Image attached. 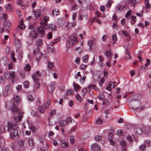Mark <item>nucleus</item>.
Listing matches in <instances>:
<instances>
[{
  "mask_svg": "<svg viewBox=\"0 0 151 151\" xmlns=\"http://www.w3.org/2000/svg\"><path fill=\"white\" fill-rule=\"evenodd\" d=\"M18 128V125L17 124L15 123L12 124L9 122L5 126L1 127L0 130L2 132H5L8 131L10 133L11 137L13 138L15 137L18 134L17 130Z\"/></svg>",
  "mask_w": 151,
  "mask_h": 151,
  "instance_id": "f257e3e1",
  "label": "nucleus"
},
{
  "mask_svg": "<svg viewBox=\"0 0 151 151\" xmlns=\"http://www.w3.org/2000/svg\"><path fill=\"white\" fill-rule=\"evenodd\" d=\"M78 42V40L76 37L73 35L70 36L68 40V43L69 45H76Z\"/></svg>",
  "mask_w": 151,
  "mask_h": 151,
  "instance_id": "f03ea898",
  "label": "nucleus"
},
{
  "mask_svg": "<svg viewBox=\"0 0 151 151\" xmlns=\"http://www.w3.org/2000/svg\"><path fill=\"white\" fill-rule=\"evenodd\" d=\"M44 10L41 7H39V9H37L36 11H34V13L35 17L37 18H39L41 15L44 13Z\"/></svg>",
  "mask_w": 151,
  "mask_h": 151,
  "instance_id": "7ed1b4c3",
  "label": "nucleus"
},
{
  "mask_svg": "<svg viewBox=\"0 0 151 151\" xmlns=\"http://www.w3.org/2000/svg\"><path fill=\"white\" fill-rule=\"evenodd\" d=\"M56 84L55 82H52L50 83L47 87V89L49 92L52 93L55 89V86Z\"/></svg>",
  "mask_w": 151,
  "mask_h": 151,
  "instance_id": "20e7f679",
  "label": "nucleus"
},
{
  "mask_svg": "<svg viewBox=\"0 0 151 151\" xmlns=\"http://www.w3.org/2000/svg\"><path fill=\"white\" fill-rule=\"evenodd\" d=\"M92 151H100L101 148L97 144L94 143L91 146Z\"/></svg>",
  "mask_w": 151,
  "mask_h": 151,
  "instance_id": "39448f33",
  "label": "nucleus"
},
{
  "mask_svg": "<svg viewBox=\"0 0 151 151\" xmlns=\"http://www.w3.org/2000/svg\"><path fill=\"white\" fill-rule=\"evenodd\" d=\"M11 110L12 111L14 112L16 111L17 113H19L20 112V110L17 109L15 104H14V102L13 101L12 102L11 105Z\"/></svg>",
  "mask_w": 151,
  "mask_h": 151,
  "instance_id": "423d86ee",
  "label": "nucleus"
},
{
  "mask_svg": "<svg viewBox=\"0 0 151 151\" xmlns=\"http://www.w3.org/2000/svg\"><path fill=\"white\" fill-rule=\"evenodd\" d=\"M37 31L38 34L40 35H45L44 30L42 26H40L37 27Z\"/></svg>",
  "mask_w": 151,
  "mask_h": 151,
  "instance_id": "0eeeda50",
  "label": "nucleus"
},
{
  "mask_svg": "<svg viewBox=\"0 0 151 151\" xmlns=\"http://www.w3.org/2000/svg\"><path fill=\"white\" fill-rule=\"evenodd\" d=\"M61 146L62 148H66L68 147V143L64 139L61 140Z\"/></svg>",
  "mask_w": 151,
  "mask_h": 151,
  "instance_id": "6e6552de",
  "label": "nucleus"
},
{
  "mask_svg": "<svg viewBox=\"0 0 151 151\" xmlns=\"http://www.w3.org/2000/svg\"><path fill=\"white\" fill-rule=\"evenodd\" d=\"M9 77L11 78L12 79V83H14L15 81L16 78L15 75L14 74V72L12 71H11L10 72Z\"/></svg>",
  "mask_w": 151,
  "mask_h": 151,
  "instance_id": "1a4fd4ad",
  "label": "nucleus"
},
{
  "mask_svg": "<svg viewBox=\"0 0 151 151\" xmlns=\"http://www.w3.org/2000/svg\"><path fill=\"white\" fill-rule=\"evenodd\" d=\"M36 45L37 46H41L43 45V42L41 39H38L35 42Z\"/></svg>",
  "mask_w": 151,
  "mask_h": 151,
  "instance_id": "9d476101",
  "label": "nucleus"
},
{
  "mask_svg": "<svg viewBox=\"0 0 151 151\" xmlns=\"http://www.w3.org/2000/svg\"><path fill=\"white\" fill-rule=\"evenodd\" d=\"M37 33L34 30H32L29 32V36L34 38H37Z\"/></svg>",
  "mask_w": 151,
  "mask_h": 151,
  "instance_id": "9b49d317",
  "label": "nucleus"
},
{
  "mask_svg": "<svg viewBox=\"0 0 151 151\" xmlns=\"http://www.w3.org/2000/svg\"><path fill=\"white\" fill-rule=\"evenodd\" d=\"M15 45L18 48H19L21 46V42L19 39H16L15 40Z\"/></svg>",
  "mask_w": 151,
  "mask_h": 151,
  "instance_id": "f8f14e48",
  "label": "nucleus"
},
{
  "mask_svg": "<svg viewBox=\"0 0 151 151\" xmlns=\"http://www.w3.org/2000/svg\"><path fill=\"white\" fill-rule=\"evenodd\" d=\"M51 101L50 100L46 101L44 105V108L45 109H47L49 106L50 104Z\"/></svg>",
  "mask_w": 151,
  "mask_h": 151,
  "instance_id": "ddd939ff",
  "label": "nucleus"
},
{
  "mask_svg": "<svg viewBox=\"0 0 151 151\" xmlns=\"http://www.w3.org/2000/svg\"><path fill=\"white\" fill-rule=\"evenodd\" d=\"M47 27L52 31H55L56 29V27L54 24H50L47 26Z\"/></svg>",
  "mask_w": 151,
  "mask_h": 151,
  "instance_id": "4468645a",
  "label": "nucleus"
},
{
  "mask_svg": "<svg viewBox=\"0 0 151 151\" xmlns=\"http://www.w3.org/2000/svg\"><path fill=\"white\" fill-rule=\"evenodd\" d=\"M11 22L8 21H5L4 23V25L6 29L9 28L11 26Z\"/></svg>",
  "mask_w": 151,
  "mask_h": 151,
  "instance_id": "2eb2a0df",
  "label": "nucleus"
},
{
  "mask_svg": "<svg viewBox=\"0 0 151 151\" xmlns=\"http://www.w3.org/2000/svg\"><path fill=\"white\" fill-rule=\"evenodd\" d=\"M6 60L2 58L0 59V64L4 66L6 65Z\"/></svg>",
  "mask_w": 151,
  "mask_h": 151,
  "instance_id": "dca6fc26",
  "label": "nucleus"
},
{
  "mask_svg": "<svg viewBox=\"0 0 151 151\" xmlns=\"http://www.w3.org/2000/svg\"><path fill=\"white\" fill-rule=\"evenodd\" d=\"M135 133L137 135L140 134L142 133V131L139 128H136L134 129Z\"/></svg>",
  "mask_w": 151,
  "mask_h": 151,
  "instance_id": "f3484780",
  "label": "nucleus"
},
{
  "mask_svg": "<svg viewBox=\"0 0 151 151\" xmlns=\"http://www.w3.org/2000/svg\"><path fill=\"white\" fill-rule=\"evenodd\" d=\"M129 1L131 3L132 5L133 6V7L135 6V4H137L138 3H139L141 1L140 0L138 1H137L136 0H129Z\"/></svg>",
  "mask_w": 151,
  "mask_h": 151,
  "instance_id": "a211bd4d",
  "label": "nucleus"
},
{
  "mask_svg": "<svg viewBox=\"0 0 151 151\" xmlns=\"http://www.w3.org/2000/svg\"><path fill=\"white\" fill-rule=\"evenodd\" d=\"M24 69L25 71H29L31 69V66L29 64H27L24 67Z\"/></svg>",
  "mask_w": 151,
  "mask_h": 151,
  "instance_id": "6ab92c4d",
  "label": "nucleus"
},
{
  "mask_svg": "<svg viewBox=\"0 0 151 151\" xmlns=\"http://www.w3.org/2000/svg\"><path fill=\"white\" fill-rule=\"evenodd\" d=\"M74 90L76 91H78L80 88L79 86L74 82L73 83Z\"/></svg>",
  "mask_w": 151,
  "mask_h": 151,
  "instance_id": "aec40b11",
  "label": "nucleus"
},
{
  "mask_svg": "<svg viewBox=\"0 0 151 151\" xmlns=\"http://www.w3.org/2000/svg\"><path fill=\"white\" fill-rule=\"evenodd\" d=\"M32 78L34 81V83H37V82H39V79L38 77H37L35 75H34L32 76Z\"/></svg>",
  "mask_w": 151,
  "mask_h": 151,
  "instance_id": "412c9836",
  "label": "nucleus"
},
{
  "mask_svg": "<svg viewBox=\"0 0 151 151\" xmlns=\"http://www.w3.org/2000/svg\"><path fill=\"white\" fill-rule=\"evenodd\" d=\"M28 143L29 145L30 146H33L34 145L33 139L32 138H28Z\"/></svg>",
  "mask_w": 151,
  "mask_h": 151,
  "instance_id": "4be33fe9",
  "label": "nucleus"
},
{
  "mask_svg": "<svg viewBox=\"0 0 151 151\" xmlns=\"http://www.w3.org/2000/svg\"><path fill=\"white\" fill-rule=\"evenodd\" d=\"M116 10L117 11L121 12L122 11L123 9L122 5L120 4H118L116 6Z\"/></svg>",
  "mask_w": 151,
  "mask_h": 151,
  "instance_id": "5701e85b",
  "label": "nucleus"
},
{
  "mask_svg": "<svg viewBox=\"0 0 151 151\" xmlns=\"http://www.w3.org/2000/svg\"><path fill=\"white\" fill-rule=\"evenodd\" d=\"M13 98L14 100L17 103H19L20 101V97L17 96H14L13 97Z\"/></svg>",
  "mask_w": 151,
  "mask_h": 151,
  "instance_id": "b1692460",
  "label": "nucleus"
},
{
  "mask_svg": "<svg viewBox=\"0 0 151 151\" xmlns=\"http://www.w3.org/2000/svg\"><path fill=\"white\" fill-rule=\"evenodd\" d=\"M88 59V56L86 55L82 57V60L84 62L86 63L87 62Z\"/></svg>",
  "mask_w": 151,
  "mask_h": 151,
  "instance_id": "393cba45",
  "label": "nucleus"
},
{
  "mask_svg": "<svg viewBox=\"0 0 151 151\" xmlns=\"http://www.w3.org/2000/svg\"><path fill=\"white\" fill-rule=\"evenodd\" d=\"M126 55H125V58L126 59H129L131 58L130 53L129 52H127V51L126 48Z\"/></svg>",
  "mask_w": 151,
  "mask_h": 151,
  "instance_id": "a878e982",
  "label": "nucleus"
},
{
  "mask_svg": "<svg viewBox=\"0 0 151 151\" xmlns=\"http://www.w3.org/2000/svg\"><path fill=\"white\" fill-rule=\"evenodd\" d=\"M87 88L88 89H92L95 90L96 88V86L94 84H90L87 87Z\"/></svg>",
  "mask_w": 151,
  "mask_h": 151,
  "instance_id": "bb28decb",
  "label": "nucleus"
},
{
  "mask_svg": "<svg viewBox=\"0 0 151 151\" xmlns=\"http://www.w3.org/2000/svg\"><path fill=\"white\" fill-rule=\"evenodd\" d=\"M55 15L56 16H58L60 12L58 9H57V10H53L52 11V13L53 16H55Z\"/></svg>",
  "mask_w": 151,
  "mask_h": 151,
  "instance_id": "cd10ccee",
  "label": "nucleus"
},
{
  "mask_svg": "<svg viewBox=\"0 0 151 151\" xmlns=\"http://www.w3.org/2000/svg\"><path fill=\"white\" fill-rule=\"evenodd\" d=\"M112 136L113 135H111L110 137H109V138H108V139H109L111 145H114V142L112 140Z\"/></svg>",
  "mask_w": 151,
  "mask_h": 151,
  "instance_id": "c85d7f7f",
  "label": "nucleus"
},
{
  "mask_svg": "<svg viewBox=\"0 0 151 151\" xmlns=\"http://www.w3.org/2000/svg\"><path fill=\"white\" fill-rule=\"evenodd\" d=\"M72 119L70 117L67 118L66 120V122L67 125L68 124L69 122H71L72 121Z\"/></svg>",
  "mask_w": 151,
  "mask_h": 151,
  "instance_id": "c756f323",
  "label": "nucleus"
},
{
  "mask_svg": "<svg viewBox=\"0 0 151 151\" xmlns=\"http://www.w3.org/2000/svg\"><path fill=\"white\" fill-rule=\"evenodd\" d=\"M29 83L28 81H26L24 83V86L26 88H27L29 86Z\"/></svg>",
  "mask_w": 151,
  "mask_h": 151,
  "instance_id": "7c9ffc66",
  "label": "nucleus"
},
{
  "mask_svg": "<svg viewBox=\"0 0 151 151\" xmlns=\"http://www.w3.org/2000/svg\"><path fill=\"white\" fill-rule=\"evenodd\" d=\"M112 40L113 42H112V44H115L116 43L115 41L117 40V37L116 35H113L112 36Z\"/></svg>",
  "mask_w": 151,
  "mask_h": 151,
  "instance_id": "2f4dec72",
  "label": "nucleus"
},
{
  "mask_svg": "<svg viewBox=\"0 0 151 151\" xmlns=\"http://www.w3.org/2000/svg\"><path fill=\"white\" fill-rule=\"evenodd\" d=\"M88 44L89 46V48H90V47L93 45L94 43L92 40H88Z\"/></svg>",
  "mask_w": 151,
  "mask_h": 151,
  "instance_id": "473e14b6",
  "label": "nucleus"
},
{
  "mask_svg": "<svg viewBox=\"0 0 151 151\" xmlns=\"http://www.w3.org/2000/svg\"><path fill=\"white\" fill-rule=\"evenodd\" d=\"M103 122V120L101 118H99L96 121V123L98 125L101 124Z\"/></svg>",
  "mask_w": 151,
  "mask_h": 151,
  "instance_id": "72a5a7b5",
  "label": "nucleus"
},
{
  "mask_svg": "<svg viewBox=\"0 0 151 151\" xmlns=\"http://www.w3.org/2000/svg\"><path fill=\"white\" fill-rule=\"evenodd\" d=\"M38 111L41 114H43L44 112V109H43L42 106H40H40L38 108Z\"/></svg>",
  "mask_w": 151,
  "mask_h": 151,
  "instance_id": "f704fd0d",
  "label": "nucleus"
},
{
  "mask_svg": "<svg viewBox=\"0 0 151 151\" xmlns=\"http://www.w3.org/2000/svg\"><path fill=\"white\" fill-rule=\"evenodd\" d=\"M11 85L10 84L8 85L5 88V90L7 91L11 90Z\"/></svg>",
  "mask_w": 151,
  "mask_h": 151,
  "instance_id": "c9c22d12",
  "label": "nucleus"
},
{
  "mask_svg": "<svg viewBox=\"0 0 151 151\" xmlns=\"http://www.w3.org/2000/svg\"><path fill=\"white\" fill-rule=\"evenodd\" d=\"M111 50L110 49L109 50L106 51L105 52V55L107 57H109L111 55Z\"/></svg>",
  "mask_w": 151,
  "mask_h": 151,
  "instance_id": "e433bc0d",
  "label": "nucleus"
},
{
  "mask_svg": "<svg viewBox=\"0 0 151 151\" xmlns=\"http://www.w3.org/2000/svg\"><path fill=\"white\" fill-rule=\"evenodd\" d=\"M5 7L7 10H9L10 9H12L11 5L9 4H6L5 6Z\"/></svg>",
  "mask_w": 151,
  "mask_h": 151,
  "instance_id": "4c0bfd02",
  "label": "nucleus"
},
{
  "mask_svg": "<svg viewBox=\"0 0 151 151\" xmlns=\"http://www.w3.org/2000/svg\"><path fill=\"white\" fill-rule=\"evenodd\" d=\"M22 116L21 114H19L18 115L17 117H16L15 118V120L16 121H19L22 118Z\"/></svg>",
  "mask_w": 151,
  "mask_h": 151,
  "instance_id": "58836bf2",
  "label": "nucleus"
},
{
  "mask_svg": "<svg viewBox=\"0 0 151 151\" xmlns=\"http://www.w3.org/2000/svg\"><path fill=\"white\" fill-rule=\"evenodd\" d=\"M59 125L62 127H64L65 126V124L63 121H60L59 122Z\"/></svg>",
  "mask_w": 151,
  "mask_h": 151,
  "instance_id": "ea45409f",
  "label": "nucleus"
},
{
  "mask_svg": "<svg viewBox=\"0 0 151 151\" xmlns=\"http://www.w3.org/2000/svg\"><path fill=\"white\" fill-rule=\"evenodd\" d=\"M70 143L71 144H73L74 143L75 141V138L74 137L71 136L70 137Z\"/></svg>",
  "mask_w": 151,
  "mask_h": 151,
  "instance_id": "a19ab883",
  "label": "nucleus"
},
{
  "mask_svg": "<svg viewBox=\"0 0 151 151\" xmlns=\"http://www.w3.org/2000/svg\"><path fill=\"white\" fill-rule=\"evenodd\" d=\"M102 137L101 136L97 135L95 137V139L96 141H99L101 140V139Z\"/></svg>",
  "mask_w": 151,
  "mask_h": 151,
  "instance_id": "79ce46f5",
  "label": "nucleus"
},
{
  "mask_svg": "<svg viewBox=\"0 0 151 151\" xmlns=\"http://www.w3.org/2000/svg\"><path fill=\"white\" fill-rule=\"evenodd\" d=\"M78 6L76 4H74L72 7V9L73 10H75L78 8Z\"/></svg>",
  "mask_w": 151,
  "mask_h": 151,
  "instance_id": "37998d69",
  "label": "nucleus"
},
{
  "mask_svg": "<svg viewBox=\"0 0 151 151\" xmlns=\"http://www.w3.org/2000/svg\"><path fill=\"white\" fill-rule=\"evenodd\" d=\"M18 144L20 146H23L24 144V141L23 140H20L18 141Z\"/></svg>",
  "mask_w": 151,
  "mask_h": 151,
  "instance_id": "c03bdc74",
  "label": "nucleus"
},
{
  "mask_svg": "<svg viewBox=\"0 0 151 151\" xmlns=\"http://www.w3.org/2000/svg\"><path fill=\"white\" fill-rule=\"evenodd\" d=\"M122 32L123 35L125 37H127L129 36V34L128 32L126 31L123 30L122 31Z\"/></svg>",
  "mask_w": 151,
  "mask_h": 151,
  "instance_id": "a18cd8bd",
  "label": "nucleus"
},
{
  "mask_svg": "<svg viewBox=\"0 0 151 151\" xmlns=\"http://www.w3.org/2000/svg\"><path fill=\"white\" fill-rule=\"evenodd\" d=\"M105 81V79L103 77L100 80V81L99 82V85L101 86L102 84Z\"/></svg>",
  "mask_w": 151,
  "mask_h": 151,
  "instance_id": "49530a36",
  "label": "nucleus"
},
{
  "mask_svg": "<svg viewBox=\"0 0 151 151\" xmlns=\"http://www.w3.org/2000/svg\"><path fill=\"white\" fill-rule=\"evenodd\" d=\"M146 146L145 145H142L139 146V148L142 151H144Z\"/></svg>",
  "mask_w": 151,
  "mask_h": 151,
  "instance_id": "de8ad7c7",
  "label": "nucleus"
},
{
  "mask_svg": "<svg viewBox=\"0 0 151 151\" xmlns=\"http://www.w3.org/2000/svg\"><path fill=\"white\" fill-rule=\"evenodd\" d=\"M52 34L51 32H49L47 35V38L48 39H51L52 37Z\"/></svg>",
  "mask_w": 151,
  "mask_h": 151,
  "instance_id": "09e8293b",
  "label": "nucleus"
},
{
  "mask_svg": "<svg viewBox=\"0 0 151 151\" xmlns=\"http://www.w3.org/2000/svg\"><path fill=\"white\" fill-rule=\"evenodd\" d=\"M117 134L119 136H121L123 134L122 131L120 129L118 130L117 132Z\"/></svg>",
  "mask_w": 151,
  "mask_h": 151,
  "instance_id": "8fccbe9b",
  "label": "nucleus"
},
{
  "mask_svg": "<svg viewBox=\"0 0 151 151\" xmlns=\"http://www.w3.org/2000/svg\"><path fill=\"white\" fill-rule=\"evenodd\" d=\"M73 91L72 90L69 89L67 91V93L68 94L70 95L73 94Z\"/></svg>",
  "mask_w": 151,
  "mask_h": 151,
  "instance_id": "3c124183",
  "label": "nucleus"
},
{
  "mask_svg": "<svg viewBox=\"0 0 151 151\" xmlns=\"http://www.w3.org/2000/svg\"><path fill=\"white\" fill-rule=\"evenodd\" d=\"M28 99L29 100L31 101H33L34 100V99L31 95H29L28 96Z\"/></svg>",
  "mask_w": 151,
  "mask_h": 151,
  "instance_id": "603ef678",
  "label": "nucleus"
},
{
  "mask_svg": "<svg viewBox=\"0 0 151 151\" xmlns=\"http://www.w3.org/2000/svg\"><path fill=\"white\" fill-rule=\"evenodd\" d=\"M108 86L110 87L111 88H114L115 87L114 83L111 82H110L108 84Z\"/></svg>",
  "mask_w": 151,
  "mask_h": 151,
  "instance_id": "864d4df0",
  "label": "nucleus"
},
{
  "mask_svg": "<svg viewBox=\"0 0 151 151\" xmlns=\"http://www.w3.org/2000/svg\"><path fill=\"white\" fill-rule=\"evenodd\" d=\"M76 99L79 102L81 101V97L78 94H77L76 95Z\"/></svg>",
  "mask_w": 151,
  "mask_h": 151,
  "instance_id": "5fc2aeb1",
  "label": "nucleus"
},
{
  "mask_svg": "<svg viewBox=\"0 0 151 151\" xmlns=\"http://www.w3.org/2000/svg\"><path fill=\"white\" fill-rule=\"evenodd\" d=\"M44 20L45 22H47L49 20V17L48 16H44Z\"/></svg>",
  "mask_w": 151,
  "mask_h": 151,
  "instance_id": "6e6d98bb",
  "label": "nucleus"
},
{
  "mask_svg": "<svg viewBox=\"0 0 151 151\" xmlns=\"http://www.w3.org/2000/svg\"><path fill=\"white\" fill-rule=\"evenodd\" d=\"M87 67V65L84 64H81L80 65V68L82 70L85 69Z\"/></svg>",
  "mask_w": 151,
  "mask_h": 151,
  "instance_id": "4d7b16f0",
  "label": "nucleus"
},
{
  "mask_svg": "<svg viewBox=\"0 0 151 151\" xmlns=\"http://www.w3.org/2000/svg\"><path fill=\"white\" fill-rule=\"evenodd\" d=\"M47 65L48 67L51 68L53 66V64L52 62H49L48 63Z\"/></svg>",
  "mask_w": 151,
  "mask_h": 151,
  "instance_id": "13d9d810",
  "label": "nucleus"
},
{
  "mask_svg": "<svg viewBox=\"0 0 151 151\" xmlns=\"http://www.w3.org/2000/svg\"><path fill=\"white\" fill-rule=\"evenodd\" d=\"M18 27L19 28H20L21 29H24L25 28L24 25L22 24H20V25L18 26Z\"/></svg>",
  "mask_w": 151,
  "mask_h": 151,
  "instance_id": "bf43d9fd",
  "label": "nucleus"
},
{
  "mask_svg": "<svg viewBox=\"0 0 151 151\" xmlns=\"http://www.w3.org/2000/svg\"><path fill=\"white\" fill-rule=\"evenodd\" d=\"M111 1L109 0L108 1V2L106 4V6L107 7L109 8L111 6Z\"/></svg>",
  "mask_w": 151,
  "mask_h": 151,
  "instance_id": "052dcab7",
  "label": "nucleus"
},
{
  "mask_svg": "<svg viewBox=\"0 0 151 151\" xmlns=\"http://www.w3.org/2000/svg\"><path fill=\"white\" fill-rule=\"evenodd\" d=\"M131 15V11L130 10H129L127 12V13L125 15V17H127L130 16Z\"/></svg>",
  "mask_w": 151,
  "mask_h": 151,
  "instance_id": "680f3d73",
  "label": "nucleus"
},
{
  "mask_svg": "<svg viewBox=\"0 0 151 151\" xmlns=\"http://www.w3.org/2000/svg\"><path fill=\"white\" fill-rule=\"evenodd\" d=\"M93 20L94 21L97 22L99 24H101V21L96 18L94 17L93 19Z\"/></svg>",
  "mask_w": 151,
  "mask_h": 151,
  "instance_id": "e2e57ef3",
  "label": "nucleus"
},
{
  "mask_svg": "<svg viewBox=\"0 0 151 151\" xmlns=\"http://www.w3.org/2000/svg\"><path fill=\"white\" fill-rule=\"evenodd\" d=\"M17 4L20 6H21V7H22L23 6V1L22 0H19L17 2Z\"/></svg>",
  "mask_w": 151,
  "mask_h": 151,
  "instance_id": "0e129e2a",
  "label": "nucleus"
},
{
  "mask_svg": "<svg viewBox=\"0 0 151 151\" xmlns=\"http://www.w3.org/2000/svg\"><path fill=\"white\" fill-rule=\"evenodd\" d=\"M136 14L138 16L142 17L143 15V12L142 11H141L139 13H137Z\"/></svg>",
  "mask_w": 151,
  "mask_h": 151,
  "instance_id": "69168bd1",
  "label": "nucleus"
},
{
  "mask_svg": "<svg viewBox=\"0 0 151 151\" xmlns=\"http://www.w3.org/2000/svg\"><path fill=\"white\" fill-rule=\"evenodd\" d=\"M77 13L76 12H74L72 15V19L73 20L75 19L76 17Z\"/></svg>",
  "mask_w": 151,
  "mask_h": 151,
  "instance_id": "338daca9",
  "label": "nucleus"
},
{
  "mask_svg": "<svg viewBox=\"0 0 151 151\" xmlns=\"http://www.w3.org/2000/svg\"><path fill=\"white\" fill-rule=\"evenodd\" d=\"M31 114L33 116H37V112L35 111H32L31 112Z\"/></svg>",
  "mask_w": 151,
  "mask_h": 151,
  "instance_id": "774afa93",
  "label": "nucleus"
}]
</instances>
